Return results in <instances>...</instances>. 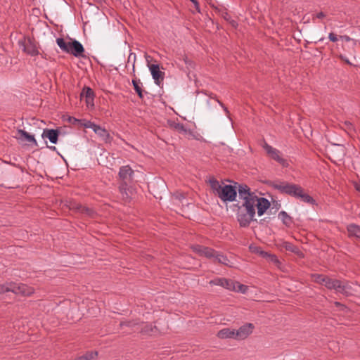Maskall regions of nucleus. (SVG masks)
I'll list each match as a JSON object with an SVG mask.
<instances>
[{"label": "nucleus", "instance_id": "f3484780", "mask_svg": "<svg viewBox=\"0 0 360 360\" xmlns=\"http://www.w3.org/2000/svg\"><path fill=\"white\" fill-rule=\"evenodd\" d=\"M278 246L281 248H284L287 251H290L291 252L295 253L300 258H303L304 257V253L300 250V248L294 245L292 243L288 242V241H281Z\"/></svg>", "mask_w": 360, "mask_h": 360}, {"label": "nucleus", "instance_id": "2f4dec72", "mask_svg": "<svg viewBox=\"0 0 360 360\" xmlns=\"http://www.w3.org/2000/svg\"><path fill=\"white\" fill-rule=\"evenodd\" d=\"M179 60H182L185 63L188 69L194 68L195 64L193 61L188 58L186 54L180 55Z\"/></svg>", "mask_w": 360, "mask_h": 360}, {"label": "nucleus", "instance_id": "c85d7f7f", "mask_svg": "<svg viewBox=\"0 0 360 360\" xmlns=\"http://www.w3.org/2000/svg\"><path fill=\"white\" fill-rule=\"evenodd\" d=\"M236 281L224 278L223 284H222L223 288H224L227 290H233L236 289Z\"/></svg>", "mask_w": 360, "mask_h": 360}, {"label": "nucleus", "instance_id": "473e14b6", "mask_svg": "<svg viewBox=\"0 0 360 360\" xmlns=\"http://www.w3.org/2000/svg\"><path fill=\"white\" fill-rule=\"evenodd\" d=\"M138 326H139V323L136 321H134V320L126 321H121L120 323V327L121 328H123L124 326H127V327L132 328Z\"/></svg>", "mask_w": 360, "mask_h": 360}, {"label": "nucleus", "instance_id": "4c0bfd02", "mask_svg": "<svg viewBox=\"0 0 360 360\" xmlns=\"http://www.w3.org/2000/svg\"><path fill=\"white\" fill-rule=\"evenodd\" d=\"M343 129L347 131L348 133L352 131H354V125L352 122H350L349 121H345L344 123H343Z\"/></svg>", "mask_w": 360, "mask_h": 360}, {"label": "nucleus", "instance_id": "c03bdc74", "mask_svg": "<svg viewBox=\"0 0 360 360\" xmlns=\"http://www.w3.org/2000/svg\"><path fill=\"white\" fill-rule=\"evenodd\" d=\"M173 196L176 199L179 200V201H181L182 199L185 198L184 194L182 193H179V192H176V193H174Z\"/></svg>", "mask_w": 360, "mask_h": 360}, {"label": "nucleus", "instance_id": "5701e85b", "mask_svg": "<svg viewBox=\"0 0 360 360\" xmlns=\"http://www.w3.org/2000/svg\"><path fill=\"white\" fill-rule=\"evenodd\" d=\"M18 139L23 140L25 139L27 142L32 143L34 146H37V142L33 135L30 134L28 132L22 129L18 130Z\"/></svg>", "mask_w": 360, "mask_h": 360}, {"label": "nucleus", "instance_id": "9d476101", "mask_svg": "<svg viewBox=\"0 0 360 360\" xmlns=\"http://www.w3.org/2000/svg\"><path fill=\"white\" fill-rule=\"evenodd\" d=\"M19 44L22 46V50L26 53L32 56H35L39 54V51L34 39L29 37L25 39L22 41H19Z\"/></svg>", "mask_w": 360, "mask_h": 360}, {"label": "nucleus", "instance_id": "37998d69", "mask_svg": "<svg viewBox=\"0 0 360 360\" xmlns=\"http://www.w3.org/2000/svg\"><path fill=\"white\" fill-rule=\"evenodd\" d=\"M156 184L160 187L162 191H166L167 186L164 181L159 179L156 181Z\"/></svg>", "mask_w": 360, "mask_h": 360}, {"label": "nucleus", "instance_id": "6e6552de", "mask_svg": "<svg viewBox=\"0 0 360 360\" xmlns=\"http://www.w3.org/2000/svg\"><path fill=\"white\" fill-rule=\"evenodd\" d=\"M134 172L129 165L122 166L118 173L119 180L121 184H130L133 180Z\"/></svg>", "mask_w": 360, "mask_h": 360}, {"label": "nucleus", "instance_id": "1a4fd4ad", "mask_svg": "<svg viewBox=\"0 0 360 360\" xmlns=\"http://www.w3.org/2000/svg\"><path fill=\"white\" fill-rule=\"evenodd\" d=\"M254 328L255 326L252 323H247L238 330L235 329V340H243L246 339L252 333Z\"/></svg>", "mask_w": 360, "mask_h": 360}, {"label": "nucleus", "instance_id": "b1692460", "mask_svg": "<svg viewBox=\"0 0 360 360\" xmlns=\"http://www.w3.org/2000/svg\"><path fill=\"white\" fill-rule=\"evenodd\" d=\"M348 235L350 238L354 237L356 238H360V226L352 224L347 226Z\"/></svg>", "mask_w": 360, "mask_h": 360}, {"label": "nucleus", "instance_id": "6e6d98bb", "mask_svg": "<svg viewBox=\"0 0 360 360\" xmlns=\"http://www.w3.org/2000/svg\"><path fill=\"white\" fill-rule=\"evenodd\" d=\"M340 58L342 60L345 61L347 64H351V63H350V62H349L347 59L345 58V57H344L342 55H340Z\"/></svg>", "mask_w": 360, "mask_h": 360}, {"label": "nucleus", "instance_id": "49530a36", "mask_svg": "<svg viewBox=\"0 0 360 360\" xmlns=\"http://www.w3.org/2000/svg\"><path fill=\"white\" fill-rule=\"evenodd\" d=\"M328 39L333 41V42H336L338 39L337 35L335 34H334L333 32H330L328 35Z\"/></svg>", "mask_w": 360, "mask_h": 360}, {"label": "nucleus", "instance_id": "0eeeda50", "mask_svg": "<svg viewBox=\"0 0 360 360\" xmlns=\"http://www.w3.org/2000/svg\"><path fill=\"white\" fill-rule=\"evenodd\" d=\"M268 155L277 162H278L281 165L284 167H287L288 166V162L286 159L283 158L281 156V152L272 146L266 144L264 147Z\"/></svg>", "mask_w": 360, "mask_h": 360}, {"label": "nucleus", "instance_id": "5fc2aeb1", "mask_svg": "<svg viewBox=\"0 0 360 360\" xmlns=\"http://www.w3.org/2000/svg\"><path fill=\"white\" fill-rule=\"evenodd\" d=\"M205 94L209 96L211 98H213L214 100H216L217 101V96L212 93L208 94L207 93L205 92Z\"/></svg>", "mask_w": 360, "mask_h": 360}, {"label": "nucleus", "instance_id": "864d4df0", "mask_svg": "<svg viewBox=\"0 0 360 360\" xmlns=\"http://www.w3.org/2000/svg\"><path fill=\"white\" fill-rule=\"evenodd\" d=\"M250 248L252 249V247H250ZM259 250H262V249L259 247H255V248H253L252 252L259 255Z\"/></svg>", "mask_w": 360, "mask_h": 360}, {"label": "nucleus", "instance_id": "e433bc0d", "mask_svg": "<svg viewBox=\"0 0 360 360\" xmlns=\"http://www.w3.org/2000/svg\"><path fill=\"white\" fill-rule=\"evenodd\" d=\"M132 61V71L133 75L135 76V62H136V54L134 53H130L128 57V63Z\"/></svg>", "mask_w": 360, "mask_h": 360}, {"label": "nucleus", "instance_id": "13d9d810", "mask_svg": "<svg viewBox=\"0 0 360 360\" xmlns=\"http://www.w3.org/2000/svg\"><path fill=\"white\" fill-rule=\"evenodd\" d=\"M153 195H154V197H155V198H160V199H161V198H162V196H161V195H160V193H153Z\"/></svg>", "mask_w": 360, "mask_h": 360}, {"label": "nucleus", "instance_id": "3c124183", "mask_svg": "<svg viewBox=\"0 0 360 360\" xmlns=\"http://www.w3.org/2000/svg\"><path fill=\"white\" fill-rule=\"evenodd\" d=\"M217 103L221 106V108L224 109V110L226 112L227 115L229 114L228 108L224 105L222 102H221L219 100H217Z\"/></svg>", "mask_w": 360, "mask_h": 360}, {"label": "nucleus", "instance_id": "39448f33", "mask_svg": "<svg viewBox=\"0 0 360 360\" xmlns=\"http://www.w3.org/2000/svg\"><path fill=\"white\" fill-rule=\"evenodd\" d=\"M150 56H146V60L148 62V67L150 71L153 79H154L155 84L159 86H161L163 83V80L165 78V72L160 71V66L158 64H149L148 58Z\"/></svg>", "mask_w": 360, "mask_h": 360}, {"label": "nucleus", "instance_id": "e2e57ef3", "mask_svg": "<svg viewBox=\"0 0 360 360\" xmlns=\"http://www.w3.org/2000/svg\"><path fill=\"white\" fill-rule=\"evenodd\" d=\"M228 15H228L227 13H226V15L224 16V19H226V20H229V18H227V16H228Z\"/></svg>", "mask_w": 360, "mask_h": 360}, {"label": "nucleus", "instance_id": "09e8293b", "mask_svg": "<svg viewBox=\"0 0 360 360\" xmlns=\"http://www.w3.org/2000/svg\"><path fill=\"white\" fill-rule=\"evenodd\" d=\"M334 304L335 307L340 308V309L342 311H345L347 309V307L345 304H343L339 302H335Z\"/></svg>", "mask_w": 360, "mask_h": 360}, {"label": "nucleus", "instance_id": "f257e3e1", "mask_svg": "<svg viewBox=\"0 0 360 360\" xmlns=\"http://www.w3.org/2000/svg\"><path fill=\"white\" fill-rule=\"evenodd\" d=\"M270 185L272 188L279 191L281 193L287 194L295 198L300 199L302 202L310 204L316 205V200L309 194L304 192V190L298 184H290L286 181L283 182H271Z\"/></svg>", "mask_w": 360, "mask_h": 360}, {"label": "nucleus", "instance_id": "4d7b16f0", "mask_svg": "<svg viewBox=\"0 0 360 360\" xmlns=\"http://www.w3.org/2000/svg\"><path fill=\"white\" fill-rule=\"evenodd\" d=\"M67 47H68V49L70 51L72 49V41H69V42H67Z\"/></svg>", "mask_w": 360, "mask_h": 360}, {"label": "nucleus", "instance_id": "423d86ee", "mask_svg": "<svg viewBox=\"0 0 360 360\" xmlns=\"http://www.w3.org/2000/svg\"><path fill=\"white\" fill-rule=\"evenodd\" d=\"M223 201L233 202L237 196V190L232 185H224L218 195Z\"/></svg>", "mask_w": 360, "mask_h": 360}, {"label": "nucleus", "instance_id": "7c9ffc66", "mask_svg": "<svg viewBox=\"0 0 360 360\" xmlns=\"http://www.w3.org/2000/svg\"><path fill=\"white\" fill-rule=\"evenodd\" d=\"M328 276L323 275V274H314L312 275V278H314V281L316 283H319L320 285H324L325 281L327 278Z\"/></svg>", "mask_w": 360, "mask_h": 360}, {"label": "nucleus", "instance_id": "cd10ccee", "mask_svg": "<svg viewBox=\"0 0 360 360\" xmlns=\"http://www.w3.org/2000/svg\"><path fill=\"white\" fill-rule=\"evenodd\" d=\"M72 209H74L79 212L86 214V215L91 216L93 214V210L89 207L82 206L81 204H75L72 206Z\"/></svg>", "mask_w": 360, "mask_h": 360}, {"label": "nucleus", "instance_id": "de8ad7c7", "mask_svg": "<svg viewBox=\"0 0 360 360\" xmlns=\"http://www.w3.org/2000/svg\"><path fill=\"white\" fill-rule=\"evenodd\" d=\"M174 128L178 131H186L184 125L181 123L175 124Z\"/></svg>", "mask_w": 360, "mask_h": 360}, {"label": "nucleus", "instance_id": "8fccbe9b", "mask_svg": "<svg viewBox=\"0 0 360 360\" xmlns=\"http://www.w3.org/2000/svg\"><path fill=\"white\" fill-rule=\"evenodd\" d=\"M269 253L262 250H259V255L262 256L263 258H266L267 259L269 256Z\"/></svg>", "mask_w": 360, "mask_h": 360}, {"label": "nucleus", "instance_id": "f704fd0d", "mask_svg": "<svg viewBox=\"0 0 360 360\" xmlns=\"http://www.w3.org/2000/svg\"><path fill=\"white\" fill-rule=\"evenodd\" d=\"M236 290H233V291L240 292L242 293H245L248 290V286L243 284L240 283L236 281Z\"/></svg>", "mask_w": 360, "mask_h": 360}, {"label": "nucleus", "instance_id": "052dcab7", "mask_svg": "<svg viewBox=\"0 0 360 360\" xmlns=\"http://www.w3.org/2000/svg\"><path fill=\"white\" fill-rule=\"evenodd\" d=\"M231 25L234 27H236L237 25V22L235 21V20H232L231 21Z\"/></svg>", "mask_w": 360, "mask_h": 360}, {"label": "nucleus", "instance_id": "412c9836", "mask_svg": "<svg viewBox=\"0 0 360 360\" xmlns=\"http://www.w3.org/2000/svg\"><path fill=\"white\" fill-rule=\"evenodd\" d=\"M217 336L220 339H234L235 329L224 328L218 331Z\"/></svg>", "mask_w": 360, "mask_h": 360}, {"label": "nucleus", "instance_id": "a211bd4d", "mask_svg": "<svg viewBox=\"0 0 360 360\" xmlns=\"http://www.w3.org/2000/svg\"><path fill=\"white\" fill-rule=\"evenodd\" d=\"M103 141L106 143H110L112 141V136H110V133L105 129L99 125H96L93 130Z\"/></svg>", "mask_w": 360, "mask_h": 360}, {"label": "nucleus", "instance_id": "a19ab883", "mask_svg": "<svg viewBox=\"0 0 360 360\" xmlns=\"http://www.w3.org/2000/svg\"><path fill=\"white\" fill-rule=\"evenodd\" d=\"M269 262H271L275 264H280V262L275 255L270 254L269 257L266 259Z\"/></svg>", "mask_w": 360, "mask_h": 360}, {"label": "nucleus", "instance_id": "bf43d9fd", "mask_svg": "<svg viewBox=\"0 0 360 360\" xmlns=\"http://www.w3.org/2000/svg\"><path fill=\"white\" fill-rule=\"evenodd\" d=\"M355 188L360 193V184H356Z\"/></svg>", "mask_w": 360, "mask_h": 360}, {"label": "nucleus", "instance_id": "72a5a7b5", "mask_svg": "<svg viewBox=\"0 0 360 360\" xmlns=\"http://www.w3.org/2000/svg\"><path fill=\"white\" fill-rule=\"evenodd\" d=\"M56 43L63 51L68 53V49L66 44L67 42L65 41L63 38H58L56 39Z\"/></svg>", "mask_w": 360, "mask_h": 360}, {"label": "nucleus", "instance_id": "0e129e2a", "mask_svg": "<svg viewBox=\"0 0 360 360\" xmlns=\"http://www.w3.org/2000/svg\"><path fill=\"white\" fill-rule=\"evenodd\" d=\"M323 38H321L319 39V41H323Z\"/></svg>", "mask_w": 360, "mask_h": 360}, {"label": "nucleus", "instance_id": "f8f14e48", "mask_svg": "<svg viewBox=\"0 0 360 360\" xmlns=\"http://www.w3.org/2000/svg\"><path fill=\"white\" fill-rule=\"evenodd\" d=\"M238 192L239 198L242 199L243 201H246V200L249 199L254 200V198L256 196V193L252 192L250 187L246 184H238Z\"/></svg>", "mask_w": 360, "mask_h": 360}, {"label": "nucleus", "instance_id": "6ab92c4d", "mask_svg": "<svg viewBox=\"0 0 360 360\" xmlns=\"http://www.w3.org/2000/svg\"><path fill=\"white\" fill-rule=\"evenodd\" d=\"M80 97L82 98L85 97V101L88 106H94V92L90 87L85 86L82 90Z\"/></svg>", "mask_w": 360, "mask_h": 360}, {"label": "nucleus", "instance_id": "9b49d317", "mask_svg": "<svg viewBox=\"0 0 360 360\" xmlns=\"http://www.w3.org/2000/svg\"><path fill=\"white\" fill-rule=\"evenodd\" d=\"M255 208L257 207V214L262 216L270 207L271 203L268 199L262 197H258L257 195L254 198Z\"/></svg>", "mask_w": 360, "mask_h": 360}, {"label": "nucleus", "instance_id": "f03ea898", "mask_svg": "<svg viewBox=\"0 0 360 360\" xmlns=\"http://www.w3.org/2000/svg\"><path fill=\"white\" fill-rule=\"evenodd\" d=\"M236 206V218L240 227H248L252 221H256L254 200H246L240 205L238 204Z\"/></svg>", "mask_w": 360, "mask_h": 360}, {"label": "nucleus", "instance_id": "ddd939ff", "mask_svg": "<svg viewBox=\"0 0 360 360\" xmlns=\"http://www.w3.org/2000/svg\"><path fill=\"white\" fill-rule=\"evenodd\" d=\"M138 328L141 334L146 335H157L160 333L158 327L150 323H142Z\"/></svg>", "mask_w": 360, "mask_h": 360}, {"label": "nucleus", "instance_id": "ea45409f", "mask_svg": "<svg viewBox=\"0 0 360 360\" xmlns=\"http://www.w3.org/2000/svg\"><path fill=\"white\" fill-rule=\"evenodd\" d=\"M68 121L70 124H73V125H79V123H82V122H84V120H81L79 119H77L74 117H69L68 118Z\"/></svg>", "mask_w": 360, "mask_h": 360}, {"label": "nucleus", "instance_id": "a878e982", "mask_svg": "<svg viewBox=\"0 0 360 360\" xmlns=\"http://www.w3.org/2000/svg\"><path fill=\"white\" fill-rule=\"evenodd\" d=\"M278 218L282 221L283 224L286 226L290 227L292 224V217L288 214V213L285 211H281L278 213Z\"/></svg>", "mask_w": 360, "mask_h": 360}, {"label": "nucleus", "instance_id": "4be33fe9", "mask_svg": "<svg viewBox=\"0 0 360 360\" xmlns=\"http://www.w3.org/2000/svg\"><path fill=\"white\" fill-rule=\"evenodd\" d=\"M128 185L129 184H120L119 186V191L122 195V198L126 202L129 201L131 199V191Z\"/></svg>", "mask_w": 360, "mask_h": 360}, {"label": "nucleus", "instance_id": "603ef678", "mask_svg": "<svg viewBox=\"0 0 360 360\" xmlns=\"http://www.w3.org/2000/svg\"><path fill=\"white\" fill-rule=\"evenodd\" d=\"M195 6L196 10L200 12V6H199V3L197 0H190Z\"/></svg>", "mask_w": 360, "mask_h": 360}, {"label": "nucleus", "instance_id": "58836bf2", "mask_svg": "<svg viewBox=\"0 0 360 360\" xmlns=\"http://www.w3.org/2000/svg\"><path fill=\"white\" fill-rule=\"evenodd\" d=\"M224 278H216L213 280H211L209 282V284L211 285H219L222 287Z\"/></svg>", "mask_w": 360, "mask_h": 360}, {"label": "nucleus", "instance_id": "680f3d73", "mask_svg": "<svg viewBox=\"0 0 360 360\" xmlns=\"http://www.w3.org/2000/svg\"><path fill=\"white\" fill-rule=\"evenodd\" d=\"M49 148L53 150H56L55 146H51V147H49Z\"/></svg>", "mask_w": 360, "mask_h": 360}, {"label": "nucleus", "instance_id": "c9c22d12", "mask_svg": "<svg viewBox=\"0 0 360 360\" xmlns=\"http://www.w3.org/2000/svg\"><path fill=\"white\" fill-rule=\"evenodd\" d=\"M82 120H84V122H82V123H79V125L83 126L85 128H90L94 130L96 124H95L89 120H84V119H83Z\"/></svg>", "mask_w": 360, "mask_h": 360}, {"label": "nucleus", "instance_id": "bb28decb", "mask_svg": "<svg viewBox=\"0 0 360 360\" xmlns=\"http://www.w3.org/2000/svg\"><path fill=\"white\" fill-rule=\"evenodd\" d=\"M213 259H214V262L222 264H224L226 266L229 265L228 257L226 255H224L223 254L220 253L219 252L216 251V254H214Z\"/></svg>", "mask_w": 360, "mask_h": 360}, {"label": "nucleus", "instance_id": "393cba45", "mask_svg": "<svg viewBox=\"0 0 360 360\" xmlns=\"http://www.w3.org/2000/svg\"><path fill=\"white\" fill-rule=\"evenodd\" d=\"M134 78L131 81L134 89L136 93L137 94V95L139 96V97L141 99H143L144 97V96H143L144 91L142 89V88L141 86V85H142V83L141 82L140 79H138L136 77V76H134Z\"/></svg>", "mask_w": 360, "mask_h": 360}, {"label": "nucleus", "instance_id": "20e7f679", "mask_svg": "<svg viewBox=\"0 0 360 360\" xmlns=\"http://www.w3.org/2000/svg\"><path fill=\"white\" fill-rule=\"evenodd\" d=\"M340 288L338 293L346 297L356 295L360 291V285L347 281H342Z\"/></svg>", "mask_w": 360, "mask_h": 360}, {"label": "nucleus", "instance_id": "a18cd8bd", "mask_svg": "<svg viewBox=\"0 0 360 360\" xmlns=\"http://www.w3.org/2000/svg\"><path fill=\"white\" fill-rule=\"evenodd\" d=\"M326 15L323 12H319L316 15H313L312 20H314L315 18L322 19L325 18Z\"/></svg>", "mask_w": 360, "mask_h": 360}, {"label": "nucleus", "instance_id": "7ed1b4c3", "mask_svg": "<svg viewBox=\"0 0 360 360\" xmlns=\"http://www.w3.org/2000/svg\"><path fill=\"white\" fill-rule=\"evenodd\" d=\"M8 292H12L15 295L30 296L34 292V289L26 284L15 282H6L4 284H0V294Z\"/></svg>", "mask_w": 360, "mask_h": 360}, {"label": "nucleus", "instance_id": "c756f323", "mask_svg": "<svg viewBox=\"0 0 360 360\" xmlns=\"http://www.w3.org/2000/svg\"><path fill=\"white\" fill-rule=\"evenodd\" d=\"M210 184L211 188L216 193V194L218 195L219 192L221 191V189H222L223 186L219 184V182L214 178H212L210 179Z\"/></svg>", "mask_w": 360, "mask_h": 360}, {"label": "nucleus", "instance_id": "4468645a", "mask_svg": "<svg viewBox=\"0 0 360 360\" xmlns=\"http://www.w3.org/2000/svg\"><path fill=\"white\" fill-rule=\"evenodd\" d=\"M193 250L200 256H204L208 259H213L214 254H216V250L214 249L199 245H195Z\"/></svg>", "mask_w": 360, "mask_h": 360}, {"label": "nucleus", "instance_id": "dca6fc26", "mask_svg": "<svg viewBox=\"0 0 360 360\" xmlns=\"http://www.w3.org/2000/svg\"><path fill=\"white\" fill-rule=\"evenodd\" d=\"M84 48L83 45L76 39L72 40V49L68 50V53L72 54L75 57H84Z\"/></svg>", "mask_w": 360, "mask_h": 360}, {"label": "nucleus", "instance_id": "79ce46f5", "mask_svg": "<svg viewBox=\"0 0 360 360\" xmlns=\"http://www.w3.org/2000/svg\"><path fill=\"white\" fill-rule=\"evenodd\" d=\"M340 38L343 40V41H345L347 42H349V41H352L354 45L356 44V41L355 40H354L353 39H352L350 37L347 36V35H341L340 36Z\"/></svg>", "mask_w": 360, "mask_h": 360}, {"label": "nucleus", "instance_id": "2eb2a0df", "mask_svg": "<svg viewBox=\"0 0 360 360\" xmlns=\"http://www.w3.org/2000/svg\"><path fill=\"white\" fill-rule=\"evenodd\" d=\"M60 131L58 129H44L41 134L43 139H49L51 143L56 144L58 140Z\"/></svg>", "mask_w": 360, "mask_h": 360}, {"label": "nucleus", "instance_id": "aec40b11", "mask_svg": "<svg viewBox=\"0 0 360 360\" xmlns=\"http://www.w3.org/2000/svg\"><path fill=\"white\" fill-rule=\"evenodd\" d=\"M340 280L333 278L330 276H328L324 286L327 288L328 290H334L336 292H339L340 290V285H341Z\"/></svg>", "mask_w": 360, "mask_h": 360}]
</instances>
